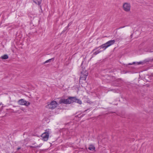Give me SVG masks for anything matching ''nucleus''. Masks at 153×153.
<instances>
[{"label": "nucleus", "instance_id": "18", "mask_svg": "<svg viewBox=\"0 0 153 153\" xmlns=\"http://www.w3.org/2000/svg\"><path fill=\"white\" fill-rule=\"evenodd\" d=\"M135 63H136V62H134L132 63H128V64H124V65H125V66H127L128 65H132V64H134Z\"/></svg>", "mask_w": 153, "mask_h": 153}, {"label": "nucleus", "instance_id": "6", "mask_svg": "<svg viewBox=\"0 0 153 153\" xmlns=\"http://www.w3.org/2000/svg\"><path fill=\"white\" fill-rule=\"evenodd\" d=\"M72 103L74 102H77L80 104L82 103V102L79 99H77L76 97H71Z\"/></svg>", "mask_w": 153, "mask_h": 153}, {"label": "nucleus", "instance_id": "27", "mask_svg": "<svg viewBox=\"0 0 153 153\" xmlns=\"http://www.w3.org/2000/svg\"><path fill=\"white\" fill-rule=\"evenodd\" d=\"M2 105V104L1 102L0 103V105Z\"/></svg>", "mask_w": 153, "mask_h": 153}, {"label": "nucleus", "instance_id": "9", "mask_svg": "<svg viewBox=\"0 0 153 153\" xmlns=\"http://www.w3.org/2000/svg\"><path fill=\"white\" fill-rule=\"evenodd\" d=\"M81 74L82 75L88 76V72L85 70V68H83L81 71Z\"/></svg>", "mask_w": 153, "mask_h": 153}, {"label": "nucleus", "instance_id": "19", "mask_svg": "<svg viewBox=\"0 0 153 153\" xmlns=\"http://www.w3.org/2000/svg\"><path fill=\"white\" fill-rule=\"evenodd\" d=\"M30 104V103L29 102L26 101V102L25 103V104H24V105H26L27 106H28Z\"/></svg>", "mask_w": 153, "mask_h": 153}, {"label": "nucleus", "instance_id": "16", "mask_svg": "<svg viewBox=\"0 0 153 153\" xmlns=\"http://www.w3.org/2000/svg\"><path fill=\"white\" fill-rule=\"evenodd\" d=\"M88 149L90 150L93 151L95 150V148L94 146L93 145H91Z\"/></svg>", "mask_w": 153, "mask_h": 153}, {"label": "nucleus", "instance_id": "23", "mask_svg": "<svg viewBox=\"0 0 153 153\" xmlns=\"http://www.w3.org/2000/svg\"><path fill=\"white\" fill-rule=\"evenodd\" d=\"M150 52H153V49H151L150 51Z\"/></svg>", "mask_w": 153, "mask_h": 153}, {"label": "nucleus", "instance_id": "13", "mask_svg": "<svg viewBox=\"0 0 153 153\" xmlns=\"http://www.w3.org/2000/svg\"><path fill=\"white\" fill-rule=\"evenodd\" d=\"M8 56L7 54H5L4 55L2 56L1 58L3 59H8Z\"/></svg>", "mask_w": 153, "mask_h": 153}, {"label": "nucleus", "instance_id": "17", "mask_svg": "<svg viewBox=\"0 0 153 153\" xmlns=\"http://www.w3.org/2000/svg\"><path fill=\"white\" fill-rule=\"evenodd\" d=\"M41 146H42V145H41V144H40L39 145L35 146H30V147L31 148H37L40 147Z\"/></svg>", "mask_w": 153, "mask_h": 153}, {"label": "nucleus", "instance_id": "14", "mask_svg": "<svg viewBox=\"0 0 153 153\" xmlns=\"http://www.w3.org/2000/svg\"><path fill=\"white\" fill-rule=\"evenodd\" d=\"M123 39V38H122L120 36L118 37H116L115 39H114L115 41V42H119L121 41Z\"/></svg>", "mask_w": 153, "mask_h": 153}, {"label": "nucleus", "instance_id": "5", "mask_svg": "<svg viewBox=\"0 0 153 153\" xmlns=\"http://www.w3.org/2000/svg\"><path fill=\"white\" fill-rule=\"evenodd\" d=\"M49 131H46L43 133L41 136V137L42 138V140L45 141H47L48 138L49 136Z\"/></svg>", "mask_w": 153, "mask_h": 153}, {"label": "nucleus", "instance_id": "20", "mask_svg": "<svg viewBox=\"0 0 153 153\" xmlns=\"http://www.w3.org/2000/svg\"><path fill=\"white\" fill-rule=\"evenodd\" d=\"M137 65L144 64V62H137Z\"/></svg>", "mask_w": 153, "mask_h": 153}, {"label": "nucleus", "instance_id": "8", "mask_svg": "<svg viewBox=\"0 0 153 153\" xmlns=\"http://www.w3.org/2000/svg\"><path fill=\"white\" fill-rule=\"evenodd\" d=\"M18 104L20 105H24L25 103L26 102V101L25 100L23 99H22L19 100L18 102Z\"/></svg>", "mask_w": 153, "mask_h": 153}, {"label": "nucleus", "instance_id": "28", "mask_svg": "<svg viewBox=\"0 0 153 153\" xmlns=\"http://www.w3.org/2000/svg\"><path fill=\"white\" fill-rule=\"evenodd\" d=\"M132 34H131L130 36L131 37H132Z\"/></svg>", "mask_w": 153, "mask_h": 153}, {"label": "nucleus", "instance_id": "3", "mask_svg": "<svg viewBox=\"0 0 153 153\" xmlns=\"http://www.w3.org/2000/svg\"><path fill=\"white\" fill-rule=\"evenodd\" d=\"M71 97H69L67 99H62L59 102L60 104L63 103L65 104H68L72 103Z\"/></svg>", "mask_w": 153, "mask_h": 153}, {"label": "nucleus", "instance_id": "2", "mask_svg": "<svg viewBox=\"0 0 153 153\" xmlns=\"http://www.w3.org/2000/svg\"><path fill=\"white\" fill-rule=\"evenodd\" d=\"M100 49L98 50L97 51H95L96 50V49H94L93 50V52H94L93 54V55H96L102 51H103L105 49V44L100 46Z\"/></svg>", "mask_w": 153, "mask_h": 153}, {"label": "nucleus", "instance_id": "11", "mask_svg": "<svg viewBox=\"0 0 153 153\" xmlns=\"http://www.w3.org/2000/svg\"><path fill=\"white\" fill-rule=\"evenodd\" d=\"M33 1L36 4L40 5L41 3L42 0H33Z\"/></svg>", "mask_w": 153, "mask_h": 153}, {"label": "nucleus", "instance_id": "21", "mask_svg": "<svg viewBox=\"0 0 153 153\" xmlns=\"http://www.w3.org/2000/svg\"><path fill=\"white\" fill-rule=\"evenodd\" d=\"M70 25H69V24H68V26L66 27H65V29L62 31V33L65 32V30H66L69 27V26Z\"/></svg>", "mask_w": 153, "mask_h": 153}, {"label": "nucleus", "instance_id": "10", "mask_svg": "<svg viewBox=\"0 0 153 153\" xmlns=\"http://www.w3.org/2000/svg\"><path fill=\"white\" fill-rule=\"evenodd\" d=\"M122 79H118L114 81V82L116 83V85H114L115 86H117L119 85V84L120 82H121Z\"/></svg>", "mask_w": 153, "mask_h": 153}, {"label": "nucleus", "instance_id": "26", "mask_svg": "<svg viewBox=\"0 0 153 153\" xmlns=\"http://www.w3.org/2000/svg\"><path fill=\"white\" fill-rule=\"evenodd\" d=\"M144 61H145V62H149V61H146V60H145Z\"/></svg>", "mask_w": 153, "mask_h": 153}, {"label": "nucleus", "instance_id": "24", "mask_svg": "<svg viewBox=\"0 0 153 153\" xmlns=\"http://www.w3.org/2000/svg\"><path fill=\"white\" fill-rule=\"evenodd\" d=\"M153 77V74H152L151 75H150V77Z\"/></svg>", "mask_w": 153, "mask_h": 153}, {"label": "nucleus", "instance_id": "22", "mask_svg": "<svg viewBox=\"0 0 153 153\" xmlns=\"http://www.w3.org/2000/svg\"><path fill=\"white\" fill-rule=\"evenodd\" d=\"M125 26H123L122 27H120L118 28V29H120V28H124V27H125Z\"/></svg>", "mask_w": 153, "mask_h": 153}, {"label": "nucleus", "instance_id": "15", "mask_svg": "<svg viewBox=\"0 0 153 153\" xmlns=\"http://www.w3.org/2000/svg\"><path fill=\"white\" fill-rule=\"evenodd\" d=\"M54 58H52L48 60H47V61H45V62H44V64H45L48 63V62H51V61H53L54 60Z\"/></svg>", "mask_w": 153, "mask_h": 153}, {"label": "nucleus", "instance_id": "7", "mask_svg": "<svg viewBox=\"0 0 153 153\" xmlns=\"http://www.w3.org/2000/svg\"><path fill=\"white\" fill-rule=\"evenodd\" d=\"M115 42L114 40H110L106 43V49L108 47L114 44Z\"/></svg>", "mask_w": 153, "mask_h": 153}, {"label": "nucleus", "instance_id": "12", "mask_svg": "<svg viewBox=\"0 0 153 153\" xmlns=\"http://www.w3.org/2000/svg\"><path fill=\"white\" fill-rule=\"evenodd\" d=\"M88 76L84 75H81L80 77V79H82L85 80L86 79V77Z\"/></svg>", "mask_w": 153, "mask_h": 153}, {"label": "nucleus", "instance_id": "1", "mask_svg": "<svg viewBox=\"0 0 153 153\" xmlns=\"http://www.w3.org/2000/svg\"><path fill=\"white\" fill-rule=\"evenodd\" d=\"M57 103L55 101H52L51 103L46 106V107L49 109H53L56 107Z\"/></svg>", "mask_w": 153, "mask_h": 153}, {"label": "nucleus", "instance_id": "25", "mask_svg": "<svg viewBox=\"0 0 153 153\" xmlns=\"http://www.w3.org/2000/svg\"><path fill=\"white\" fill-rule=\"evenodd\" d=\"M21 149L20 147H18L17 149V150H19V149Z\"/></svg>", "mask_w": 153, "mask_h": 153}, {"label": "nucleus", "instance_id": "4", "mask_svg": "<svg viewBox=\"0 0 153 153\" xmlns=\"http://www.w3.org/2000/svg\"><path fill=\"white\" fill-rule=\"evenodd\" d=\"M123 10L127 12H129L130 10L131 5L129 3L126 2L123 5Z\"/></svg>", "mask_w": 153, "mask_h": 153}]
</instances>
